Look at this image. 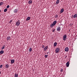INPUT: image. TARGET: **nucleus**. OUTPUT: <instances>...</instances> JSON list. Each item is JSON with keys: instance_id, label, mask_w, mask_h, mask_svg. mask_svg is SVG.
<instances>
[{"instance_id": "f257e3e1", "label": "nucleus", "mask_w": 77, "mask_h": 77, "mask_svg": "<svg viewBox=\"0 0 77 77\" xmlns=\"http://www.w3.org/2000/svg\"><path fill=\"white\" fill-rule=\"evenodd\" d=\"M20 24V20H18L16 23V25L17 26H19Z\"/></svg>"}, {"instance_id": "f03ea898", "label": "nucleus", "mask_w": 77, "mask_h": 77, "mask_svg": "<svg viewBox=\"0 0 77 77\" xmlns=\"http://www.w3.org/2000/svg\"><path fill=\"white\" fill-rule=\"evenodd\" d=\"M67 36V35L65 34L63 36V40L64 41H65L66 39V37Z\"/></svg>"}, {"instance_id": "7ed1b4c3", "label": "nucleus", "mask_w": 77, "mask_h": 77, "mask_svg": "<svg viewBox=\"0 0 77 77\" xmlns=\"http://www.w3.org/2000/svg\"><path fill=\"white\" fill-rule=\"evenodd\" d=\"M59 50H60L59 48H57L55 50V53H59Z\"/></svg>"}, {"instance_id": "20e7f679", "label": "nucleus", "mask_w": 77, "mask_h": 77, "mask_svg": "<svg viewBox=\"0 0 77 77\" xmlns=\"http://www.w3.org/2000/svg\"><path fill=\"white\" fill-rule=\"evenodd\" d=\"M64 50L66 52H68L69 51V48L68 47H66L65 48Z\"/></svg>"}, {"instance_id": "39448f33", "label": "nucleus", "mask_w": 77, "mask_h": 77, "mask_svg": "<svg viewBox=\"0 0 77 77\" xmlns=\"http://www.w3.org/2000/svg\"><path fill=\"white\" fill-rule=\"evenodd\" d=\"M57 30L58 32H60V27H58L57 28Z\"/></svg>"}, {"instance_id": "423d86ee", "label": "nucleus", "mask_w": 77, "mask_h": 77, "mask_svg": "<svg viewBox=\"0 0 77 77\" xmlns=\"http://www.w3.org/2000/svg\"><path fill=\"white\" fill-rule=\"evenodd\" d=\"M48 49V46H46L44 48V51H46Z\"/></svg>"}, {"instance_id": "0eeeda50", "label": "nucleus", "mask_w": 77, "mask_h": 77, "mask_svg": "<svg viewBox=\"0 0 77 77\" xmlns=\"http://www.w3.org/2000/svg\"><path fill=\"white\" fill-rule=\"evenodd\" d=\"M14 13H17V12H18V9H15V10H14Z\"/></svg>"}, {"instance_id": "6e6552de", "label": "nucleus", "mask_w": 77, "mask_h": 77, "mask_svg": "<svg viewBox=\"0 0 77 77\" xmlns=\"http://www.w3.org/2000/svg\"><path fill=\"white\" fill-rule=\"evenodd\" d=\"M60 2V1H59V0H57V1L56 2V5H58Z\"/></svg>"}, {"instance_id": "1a4fd4ad", "label": "nucleus", "mask_w": 77, "mask_h": 77, "mask_svg": "<svg viewBox=\"0 0 77 77\" xmlns=\"http://www.w3.org/2000/svg\"><path fill=\"white\" fill-rule=\"evenodd\" d=\"M57 23V21L56 20L54 21L53 22V24L54 25V26H55L56 25V24Z\"/></svg>"}, {"instance_id": "9d476101", "label": "nucleus", "mask_w": 77, "mask_h": 77, "mask_svg": "<svg viewBox=\"0 0 77 77\" xmlns=\"http://www.w3.org/2000/svg\"><path fill=\"white\" fill-rule=\"evenodd\" d=\"M66 65L67 67H68L69 66V62H67V63H66Z\"/></svg>"}, {"instance_id": "9b49d317", "label": "nucleus", "mask_w": 77, "mask_h": 77, "mask_svg": "<svg viewBox=\"0 0 77 77\" xmlns=\"http://www.w3.org/2000/svg\"><path fill=\"white\" fill-rule=\"evenodd\" d=\"M14 62H15V60H11V64L14 63Z\"/></svg>"}, {"instance_id": "f8f14e48", "label": "nucleus", "mask_w": 77, "mask_h": 77, "mask_svg": "<svg viewBox=\"0 0 77 77\" xmlns=\"http://www.w3.org/2000/svg\"><path fill=\"white\" fill-rule=\"evenodd\" d=\"M54 26L55 25L53 23V24L51 23L50 25V26L51 27H54Z\"/></svg>"}, {"instance_id": "ddd939ff", "label": "nucleus", "mask_w": 77, "mask_h": 77, "mask_svg": "<svg viewBox=\"0 0 77 77\" xmlns=\"http://www.w3.org/2000/svg\"><path fill=\"white\" fill-rule=\"evenodd\" d=\"M9 65H8V64H7L5 65L6 68H8V67H9Z\"/></svg>"}, {"instance_id": "4468645a", "label": "nucleus", "mask_w": 77, "mask_h": 77, "mask_svg": "<svg viewBox=\"0 0 77 77\" xmlns=\"http://www.w3.org/2000/svg\"><path fill=\"white\" fill-rule=\"evenodd\" d=\"M63 11H64V10L63 9V8H62L60 11V12H61V13H63Z\"/></svg>"}, {"instance_id": "2eb2a0df", "label": "nucleus", "mask_w": 77, "mask_h": 77, "mask_svg": "<svg viewBox=\"0 0 77 77\" xmlns=\"http://www.w3.org/2000/svg\"><path fill=\"white\" fill-rule=\"evenodd\" d=\"M30 17H28L27 18L26 20H27V21H29V20H30Z\"/></svg>"}, {"instance_id": "dca6fc26", "label": "nucleus", "mask_w": 77, "mask_h": 77, "mask_svg": "<svg viewBox=\"0 0 77 77\" xmlns=\"http://www.w3.org/2000/svg\"><path fill=\"white\" fill-rule=\"evenodd\" d=\"M77 17V14H75L73 18H76Z\"/></svg>"}, {"instance_id": "f3484780", "label": "nucleus", "mask_w": 77, "mask_h": 77, "mask_svg": "<svg viewBox=\"0 0 77 77\" xmlns=\"http://www.w3.org/2000/svg\"><path fill=\"white\" fill-rule=\"evenodd\" d=\"M32 3V0H29L28 2V3L29 4H31V3Z\"/></svg>"}, {"instance_id": "a211bd4d", "label": "nucleus", "mask_w": 77, "mask_h": 77, "mask_svg": "<svg viewBox=\"0 0 77 77\" xmlns=\"http://www.w3.org/2000/svg\"><path fill=\"white\" fill-rule=\"evenodd\" d=\"M0 54H3L4 53V51H0Z\"/></svg>"}, {"instance_id": "6ab92c4d", "label": "nucleus", "mask_w": 77, "mask_h": 77, "mask_svg": "<svg viewBox=\"0 0 77 77\" xmlns=\"http://www.w3.org/2000/svg\"><path fill=\"white\" fill-rule=\"evenodd\" d=\"M10 39H11V37H10V36H8L7 38V40H10Z\"/></svg>"}, {"instance_id": "aec40b11", "label": "nucleus", "mask_w": 77, "mask_h": 77, "mask_svg": "<svg viewBox=\"0 0 77 77\" xmlns=\"http://www.w3.org/2000/svg\"><path fill=\"white\" fill-rule=\"evenodd\" d=\"M29 51L30 52L32 51V49L31 48H30L29 49Z\"/></svg>"}, {"instance_id": "412c9836", "label": "nucleus", "mask_w": 77, "mask_h": 77, "mask_svg": "<svg viewBox=\"0 0 77 77\" xmlns=\"http://www.w3.org/2000/svg\"><path fill=\"white\" fill-rule=\"evenodd\" d=\"M54 46H56V45H57V42H55L54 43Z\"/></svg>"}, {"instance_id": "4be33fe9", "label": "nucleus", "mask_w": 77, "mask_h": 77, "mask_svg": "<svg viewBox=\"0 0 77 77\" xmlns=\"http://www.w3.org/2000/svg\"><path fill=\"white\" fill-rule=\"evenodd\" d=\"M5 45H3L2 46V48H1V50H3V49H4V48H5Z\"/></svg>"}, {"instance_id": "5701e85b", "label": "nucleus", "mask_w": 77, "mask_h": 77, "mask_svg": "<svg viewBox=\"0 0 77 77\" xmlns=\"http://www.w3.org/2000/svg\"><path fill=\"white\" fill-rule=\"evenodd\" d=\"M3 2H0V6H1V5H3Z\"/></svg>"}, {"instance_id": "b1692460", "label": "nucleus", "mask_w": 77, "mask_h": 77, "mask_svg": "<svg viewBox=\"0 0 77 77\" xmlns=\"http://www.w3.org/2000/svg\"><path fill=\"white\" fill-rule=\"evenodd\" d=\"M8 11V9L7 8H5L4 10V12H6V11Z\"/></svg>"}, {"instance_id": "393cba45", "label": "nucleus", "mask_w": 77, "mask_h": 77, "mask_svg": "<svg viewBox=\"0 0 77 77\" xmlns=\"http://www.w3.org/2000/svg\"><path fill=\"white\" fill-rule=\"evenodd\" d=\"M18 74H15L14 75L15 77H18Z\"/></svg>"}, {"instance_id": "a878e982", "label": "nucleus", "mask_w": 77, "mask_h": 77, "mask_svg": "<svg viewBox=\"0 0 77 77\" xmlns=\"http://www.w3.org/2000/svg\"><path fill=\"white\" fill-rule=\"evenodd\" d=\"M45 58H47V57H48V55H45Z\"/></svg>"}, {"instance_id": "bb28decb", "label": "nucleus", "mask_w": 77, "mask_h": 77, "mask_svg": "<svg viewBox=\"0 0 77 77\" xmlns=\"http://www.w3.org/2000/svg\"><path fill=\"white\" fill-rule=\"evenodd\" d=\"M58 16H59L58 15L56 14L55 16V18H57V17H58Z\"/></svg>"}, {"instance_id": "cd10ccee", "label": "nucleus", "mask_w": 77, "mask_h": 77, "mask_svg": "<svg viewBox=\"0 0 77 77\" xmlns=\"http://www.w3.org/2000/svg\"><path fill=\"white\" fill-rule=\"evenodd\" d=\"M55 29H52V32H55Z\"/></svg>"}, {"instance_id": "c85d7f7f", "label": "nucleus", "mask_w": 77, "mask_h": 77, "mask_svg": "<svg viewBox=\"0 0 77 77\" xmlns=\"http://www.w3.org/2000/svg\"><path fill=\"white\" fill-rule=\"evenodd\" d=\"M2 66H3V65H2L0 66V68H2Z\"/></svg>"}, {"instance_id": "c756f323", "label": "nucleus", "mask_w": 77, "mask_h": 77, "mask_svg": "<svg viewBox=\"0 0 77 77\" xmlns=\"http://www.w3.org/2000/svg\"><path fill=\"white\" fill-rule=\"evenodd\" d=\"M9 8V5H8L7 6V8Z\"/></svg>"}, {"instance_id": "7c9ffc66", "label": "nucleus", "mask_w": 77, "mask_h": 77, "mask_svg": "<svg viewBox=\"0 0 77 77\" xmlns=\"http://www.w3.org/2000/svg\"><path fill=\"white\" fill-rule=\"evenodd\" d=\"M12 20H11L10 21L9 23H12Z\"/></svg>"}, {"instance_id": "2f4dec72", "label": "nucleus", "mask_w": 77, "mask_h": 77, "mask_svg": "<svg viewBox=\"0 0 77 77\" xmlns=\"http://www.w3.org/2000/svg\"><path fill=\"white\" fill-rule=\"evenodd\" d=\"M61 72H62V71H63V69H61Z\"/></svg>"}, {"instance_id": "473e14b6", "label": "nucleus", "mask_w": 77, "mask_h": 77, "mask_svg": "<svg viewBox=\"0 0 77 77\" xmlns=\"http://www.w3.org/2000/svg\"><path fill=\"white\" fill-rule=\"evenodd\" d=\"M48 52H47V54H48Z\"/></svg>"}, {"instance_id": "72a5a7b5", "label": "nucleus", "mask_w": 77, "mask_h": 77, "mask_svg": "<svg viewBox=\"0 0 77 77\" xmlns=\"http://www.w3.org/2000/svg\"><path fill=\"white\" fill-rule=\"evenodd\" d=\"M1 74V72L0 71V74Z\"/></svg>"}, {"instance_id": "f704fd0d", "label": "nucleus", "mask_w": 77, "mask_h": 77, "mask_svg": "<svg viewBox=\"0 0 77 77\" xmlns=\"http://www.w3.org/2000/svg\"><path fill=\"white\" fill-rule=\"evenodd\" d=\"M1 12V10H0V13Z\"/></svg>"}, {"instance_id": "c9c22d12", "label": "nucleus", "mask_w": 77, "mask_h": 77, "mask_svg": "<svg viewBox=\"0 0 77 77\" xmlns=\"http://www.w3.org/2000/svg\"><path fill=\"white\" fill-rule=\"evenodd\" d=\"M66 57H65V58H66Z\"/></svg>"}]
</instances>
